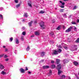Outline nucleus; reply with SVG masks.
Here are the masks:
<instances>
[{
	"label": "nucleus",
	"instance_id": "a18cd8bd",
	"mask_svg": "<svg viewBox=\"0 0 79 79\" xmlns=\"http://www.w3.org/2000/svg\"><path fill=\"white\" fill-rule=\"evenodd\" d=\"M5 52H8V49L7 48H6L5 49Z\"/></svg>",
	"mask_w": 79,
	"mask_h": 79
},
{
	"label": "nucleus",
	"instance_id": "f03ea898",
	"mask_svg": "<svg viewBox=\"0 0 79 79\" xmlns=\"http://www.w3.org/2000/svg\"><path fill=\"white\" fill-rule=\"evenodd\" d=\"M40 26L41 27V28L44 29L45 28L44 27V22H41L40 23Z\"/></svg>",
	"mask_w": 79,
	"mask_h": 79
},
{
	"label": "nucleus",
	"instance_id": "1a4fd4ad",
	"mask_svg": "<svg viewBox=\"0 0 79 79\" xmlns=\"http://www.w3.org/2000/svg\"><path fill=\"white\" fill-rule=\"evenodd\" d=\"M23 15L24 17H25V18H27L28 17V15L27 13H25Z\"/></svg>",
	"mask_w": 79,
	"mask_h": 79
},
{
	"label": "nucleus",
	"instance_id": "20e7f679",
	"mask_svg": "<svg viewBox=\"0 0 79 79\" xmlns=\"http://www.w3.org/2000/svg\"><path fill=\"white\" fill-rule=\"evenodd\" d=\"M72 29H73V27H70L65 31L66 32H70V31H71Z\"/></svg>",
	"mask_w": 79,
	"mask_h": 79
},
{
	"label": "nucleus",
	"instance_id": "0eeeda50",
	"mask_svg": "<svg viewBox=\"0 0 79 79\" xmlns=\"http://www.w3.org/2000/svg\"><path fill=\"white\" fill-rule=\"evenodd\" d=\"M73 64L75 66H77V65H79V63L77 62H73Z\"/></svg>",
	"mask_w": 79,
	"mask_h": 79
},
{
	"label": "nucleus",
	"instance_id": "37998d69",
	"mask_svg": "<svg viewBox=\"0 0 79 79\" xmlns=\"http://www.w3.org/2000/svg\"><path fill=\"white\" fill-rule=\"evenodd\" d=\"M25 20H26V19H23L22 20V22H24V21H25Z\"/></svg>",
	"mask_w": 79,
	"mask_h": 79
},
{
	"label": "nucleus",
	"instance_id": "9d476101",
	"mask_svg": "<svg viewBox=\"0 0 79 79\" xmlns=\"http://www.w3.org/2000/svg\"><path fill=\"white\" fill-rule=\"evenodd\" d=\"M40 34V33L38 31H36L35 32V35H39Z\"/></svg>",
	"mask_w": 79,
	"mask_h": 79
},
{
	"label": "nucleus",
	"instance_id": "c85d7f7f",
	"mask_svg": "<svg viewBox=\"0 0 79 79\" xmlns=\"http://www.w3.org/2000/svg\"><path fill=\"white\" fill-rule=\"evenodd\" d=\"M45 13V11L43 10L41 11H40V13H41L42 14H43V13Z\"/></svg>",
	"mask_w": 79,
	"mask_h": 79
},
{
	"label": "nucleus",
	"instance_id": "2f4dec72",
	"mask_svg": "<svg viewBox=\"0 0 79 79\" xmlns=\"http://www.w3.org/2000/svg\"><path fill=\"white\" fill-rule=\"evenodd\" d=\"M77 8V6H75L74 8H73V9L76 10V8Z\"/></svg>",
	"mask_w": 79,
	"mask_h": 79
},
{
	"label": "nucleus",
	"instance_id": "79ce46f5",
	"mask_svg": "<svg viewBox=\"0 0 79 79\" xmlns=\"http://www.w3.org/2000/svg\"><path fill=\"white\" fill-rule=\"evenodd\" d=\"M58 48H61V45L59 46Z\"/></svg>",
	"mask_w": 79,
	"mask_h": 79
},
{
	"label": "nucleus",
	"instance_id": "6e6552de",
	"mask_svg": "<svg viewBox=\"0 0 79 79\" xmlns=\"http://www.w3.org/2000/svg\"><path fill=\"white\" fill-rule=\"evenodd\" d=\"M0 68L1 69H3L5 68V67H4L3 65L0 64Z\"/></svg>",
	"mask_w": 79,
	"mask_h": 79
},
{
	"label": "nucleus",
	"instance_id": "393cba45",
	"mask_svg": "<svg viewBox=\"0 0 79 79\" xmlns=\"http://www.w3.org/2000/svg\"><path fill=\"white\" fill-rule=\"evenodd\" d=\"M26 34V32L23 31L22 32V35H25Z\"/></svg>",
	"mask_w": 79,
	"mask_h": 79
},
{
	"label": "nucleus",
	"instance_id": "49530a36",
	"mask_svg": "<svg viewBox=\"0 0 79 79\" xmlns=\"http://www.w3.org/2000/svg\"><path fill=\"white\" fill-rule=\"evenodd\" d=\"M77 23H79V19H77Z\"/></svg>",
	"mask_w": 79,
	"mask_h": 79
},
{
	"label": "nucleus",
	"instance_id": "c756f323",
	"mask_svg": "<svg viewBox=\"0 0 79 79\" xmlns=\"http://www.w3.org/2000/svg\"><path fill=\"white\" fill-rule=\"evenodd\" d=\"M76 43H79V38L77 39V40L76 41Z\"/></svg>",
	"mask_w": 79,
	"mask_h": 79
},
{
	"label": "nucleus",
	"instance_id": "39448f33",
	"mask_svg": "<svg viewBox=\"0 0 79 79\" xmlns=\"http://www.w3.org/2000/svg\"><path fill=\"white\" fill-rule=\"evenodd\" d=\"M59 2H60V3H61V4H62V5H63L62 6H60V7H61V8H64V4H65V3H64V2H63L61 1H59Z\"/></svg>",
	"mask_w": 79,
	"mask_h": 79
},
{
	"label": "nucleus",
	"instance_id": "f8f14e48",
	"mask_svg": "<svg viewBox=\"0 0 79 79\" xmlns=\"http://www.w3.org/2000/svg\"><path fill=\"white\" fill-rule=\"evenodd\" d=\"M25 71V70H24L23 69H21V73H25V72H24Z\"/></svg>",
	"mask_w": 79,
	"mask_h": 79
},
{
	"label": "nucleus",
	"instance_id": "473e14b6",
	"mask_svg": "<svg viewBox=\"0 0 79 79\" xmlns=\"http://www.w3.org/2000/svg\"><path fill=\"white\" fill-rule=\"evenodd\" d=\"M52 74V70H49V75L50 76Z\"/></svg>",
	"mask_w": 79,
	"mask_h": 79
},
{
	"label": "nucleus",
	"instance_id": "6e6d98bb",
	"mask_svg": "<svg viewBox=\"0 0 79 79\" xmlns=\"http://www.w3.org/2000/svg\"><path fill=\"white\" fill-rule=\"evenodd\" d=\"M3 48H6V46H3Z\"/></svg>",
	"mask_w": 79,
	"mask_h": 79
},
{
	"label": "nucleus",
	"instance_id": "f704fd0d",
	"mask_svg": "<svg viewBox=\"0 0 79 79\" xmlns=\"http://www.w3.org/2000/svg\"><path fill=\"white\" fill-rule=\"evenodd\" d=\"M74 30L75 31H77V28L76 27H74Z\"/></svg>",
	"mask_w": 79,
	"mask_h": 79
},
{
	"label": "nucleus",
	"instance_id": "f257e3e1",
	"mask_svg": "<svg viewBox=\"0 0 79 79\" xmlns=\"http://www.w3.org/2000/svg\"><path fill=\"white\" fill-rule=\"evenodd\" d=\"M61 68V64H59V65H57V69H58V75H60V74L62 73V71L60 70Z\"/></svg>",
	"mask_w": 79,
	"mask_h": 79
},
{
	"label": "nucleus",
	"instance_id": "7c9ffc66",
	"mask_svg": "<svg viewBox=\"0 0 79 79\" xmlns=\"http://www.w3.org/2000/svg\"><path fill=\"white\" fill-rule=\"evenodd\" d=\"M13 37L10 38V42H12V41H13Z\"/></svg>",
	"mask_w": 79,
	"mask_h": 79
},
{
	"label": "nucleus",
	"instance_id": "4d7b16f0",
	"mask_svg": "<svg viewBox=\"0 0 79 79\" xmlns=\"http://www.w3.org/2000/svg\"><path fill=\"white\" fill-rule=\"evenodd\" d=\"M35 23H37V21H35V22H34Z\"/></svg>",
	"mask_w": 79,
	"mask_h": 79
},
{
	"label": "nucleus",
	"instance_id": "72a5a7b5",
	"mask_svg": "<svg viewBox=\"0 0 79 79\" xmlns=\"http://www.w3.org/2000/svg\"><path fill=\"white\" fill-rule=\"evenodd\" d=\"M63 16L64 18H67V16L65 14H64Z\"/></svg>",
	"mask_w": 79,
	"mask_h": 79
},
{
	"label": "nucleus",
	"instance_id": "2eb2a0df",
	"mask_svg": "<svg viewBox=\"0 0 79 79\" xmlns=\"http://www.w3.org/2000/svg\"><path fill=\"white\" fill-rule=\"evenodd\" d=\"M56 61V64H58L60 61V60L59 59H57Z\"/></svg>",
	"mask_w": 79,
	"mask_h": 79
},
{
	"label": "nucleus",
	"instance_id": "f3484780",
	"mask_svg": "<svg viewBox=\"0 0 79 79\" xmlns=\"http://www.w3.org/2000/svg\"><path fill=\"white\" fill-rule=\"evenodd\" d=\"M20 6V4H17L15 5L16 8H19Z\"/></svg>",
	"mask_w": 79,
	"mask_h": 79
},
{
	"label": "nucleus",
	"instance_id": "a211bd4d",
	"mask_svg": "<svg viewBox=\"0 0 79 79\" xmlns=\"http://www.w3.org/2000/svg\"><path fill=\"white\" fill-rule=\"evenodd\" d=\"M1 74H3V75H5V74H6V72L4 71H2L1 73Z\"/></svg>",
	"mask_w": 79,
	"mask_h": 79
},
{
	"label": "nucleus",
	"instance_id": "58836bf2",
	"mask_svg": "<svg viewBox=\"0 0 79 79\" xmlns=\"http://www.w3.org/2000/svg\"><path fill=\"white\" fill-rule=\"evenodd\" d=\"M9 60V59H8V58L6 59L5 60V61H8Z\"/></svg>",
	"mask_w": 79,
	"mask_h": 79
},
{
	"label": "nucleus",
	"instance_id": "aec40b11",
	"mask_svg": "<svg viewBox=\"0 0 79 79\" xmlns=\"http://www.w3.org/2000/svg\"><path fill=\"white\" fill-rule=\"evenodd\" d=\"M44 55H45V52H41V56H44Z\"/></svg>",
	"mask_w": 79,
	"mask_h": 79
},
{
	"label": "nucleus",
	"instance_id": "a19ab883",
	"mask_svg": "<svg viewBox=\"0 0 79 79\" xmlns=\"http://www.w3.org/2000/svg\"><path fill=\"white\" fill-rule=\"evenodd\" d=\"M7 57H8V56H7V55H5L4 56V58H7Z\"/></svg>",
	"mask_w": 79,
	"mask_h": 79
},
{
	"label": "nucleus",
	"instance_id": "ddd939ff",
	"mask_svg": "<svg viewBox=\"0 0 79 79\" xmlns=\"http://www.w3.org/2000/svg\"><path fill=\"white\" fill-rule=\"evenodd\" d=\"M33 22L32 21H31L30 22L28 23V25L29 26H31L32 23Z\"/></svg>",
	"mask_w": 79,
	"mask_h": 79
},
{
	"label": "nucleus",
	"instance_id": "de8ad7c7",
	"mask_svg": "<svg viewBox=\"0 0 79 79\" xmlns=\"http://www.w3.org/2000/svg\"><path fill=\"white\" fill-rule=\"evenodd\" d=\"M27 70H28V69L27 67H26V69L25 71H27Z\"/></svg>",
	"mask_w": 79,
	"mask_h": 79
},
{
	"label": "nucleus",
	"instance_id": "c9c22d12",
	"mask_svg": "<svg viewBox=\"0 0 79 79\" xmlns=\"http://www.w3.org/2000/svg\"><path fill=\"white\" fill-rule=\"evenodd\" d=\"M53 32H51V33H50V35H53Z\"/></svg>",
	"mask_w": 79,
	"mask_h": 79
},
{
	"label": "nucleus",
	"instance_id": "5fc2aeb1",
	"mask_svg": "<svg viewBox=\"0 0 79 79\" xmlns=\"http://www.w3.org/2000/svg\"><path fill=\"white\" fill-rule=\"evenodd\" d=\"M28 74H31V72H28Z\"/></svg>",
	"mask_w": 79,
	"mask_h": 79
},
{
	"label": "nucleus",
	"instance_id": "6ab92c4d",
	"mask_svg": "<svg viewBox=\"0 0 79 79\" xmlns=\"http://www.w3.org/2000/svg\"><path fill=\"white\" fill-rule=\"evenodd\" d=\"M51 68H52V69H54L55 68V65L54 64L52 65L51 66Z\"/></svg>",
	"mask_w": 79,
	"mask_h": 79
},
{
	"label": "nucleus",
	"instance_id": "864d4df0",
	"mask_svg": "<svg viewBox=\"0 0 79 79\" xmlns=\"http://www.w3.org/2000/svg\"><path fill=\"white\" fill-rule=\"evenodd\" d=\"M68 0H63L64 2H66V1H68Z\"/></svg>",
	"mask_w": 79,
	"mask_h": 79
},
{
	"label": "nucleus",
	"instance_id": "7ed1b4c3",
	"mask_svg": "<svg viewBox=\"0 0 79 79\" xmlns=\"http://www.w3.org/2000/svg\"><path fill=\"white\" fill-rule=\"evenodd\" d=\"M77 46L74 45L73 46V48L71 50V51H75V50H77Z\"/></svg>",
	"mask_w": 79,
	"mask_h": 79
},
{
	"label": "nucleus",
	"instance_id": "dca6fc26",
	"mask_svg": "<svg viewBox=\"0 0 79 79\" xmlns=\"http://www.w3.org/2000/svg\"><path fill=\"white\" fill-rule=\"evenodd\" d=\"M53 54L54 55H57L58 54V52L56 51L55 50L54 51Z\"/></svg>",
	"mask_w": 79,
	"mask_h": 79
},
{
	"label": "nucleus",
	"instance_id": "412c9836",
	"mask_svg": "<svg viewBox=\"0 0 79 79\" xmlns=\"http://www.w3.org/2000/svg\"><path fill=\"white\" fill-rule=\"evenodd\" d=\"M28 6H30V7H32V5H31V2L28 3Z\"/></svg>",
	"mask_w": 79,
	"mask_h": 79
},
{
	"label": "nucleus",
	"instance_id": "69168bd1",
	"mask_svg": "<svg viewBox=\"0 0 79 79\" xmlns=\"http://www.w3.org/2000/svg\"><path fill=\"white\" fill-rule=\"evenodd\" d=\"M1 31V30L0 29V31Z\"/></svg>",
	"mask_w": 79,
	"mask_h": 79
},
{
	"label": "nucleus",
	"instance_id": "4468645a",
	"mask_svg": "<svg viewBox=\"0 0 79 79\" xmlns=\"http://www.w3.org/2000/svg\"><path fill=\"white\" fill-rule=\"evenodd\" d=\"M63 63H68V60H67L65 59V60H64Z\"/></svg>",
	"mask_w": 79,
	"mask_h": 79
},
{
	"label": "nucleus",
	"instance_id": "bb28decb",
	"mask_svg": "<svg viewBox=\"0 0 79 79\" xmlns=\"http://www.w3.org/2000/svg\"><path fill=\"white\" fill-rule=\"evenodd\" d=\"M66 77V76L65 75H63L61 76V78L62 79H64Z\"/></svg>",
	"mask_w": 79,
	"mask_h": 79
},
{
	"label": "nucleus",
	"instance_id": "3c124183",
	"mask_svg": "<svg viewBox=\"0 0 79 79\" xmlns=\"http://www.w3.org/2000/svg\"><path fill=\"white\" fill-rule=\"evenodd\" d=\"M31 37H34V35H31Z\"/></svg>",
	"mask_w": 79,
	"mask_h": 79
},
{
	"label": "nucleus",
	"instance_id": "e433bc0d",
	"mask_svg": "<svg viewBox=\"0 0 79 79\" xmlns=\"http://www.w3.org/2000/svg\"><path fill=\"white\" fill-rule=\"evenodd\" d=\"M72 24H76V23H75V22H73L72 23Z\"/></svg>",
	"mask_w": 79,
	"mask_h": 79
},
{
	"label": "nucleus",
	"instance_id": "c03bdc74",
	"mask_svg": "<svg viewBox=\"0 0 79 79\" xmlns=\"http://www.w3.org/2000/svg\"><path fill=\"white\" fill-rule=\"evenodd\" d=\"M64 48L66 50H67L68 49V47H64Z\"/></svg>",
	"mask_w": 79,
	"mask_h": 79
},
{
	"label": "nucleus",
	"instance_id": "bf43d9fd",
	"mask_svg": "<svg viewBox=\"0 0 79 79\" xmlns=\"http://www.w3.org/2000/svg\"><path fill=\"white\" fill-rule=\"evenodd\" d=\"M77 79H79V77H77Z\"/></svg>",
	"mask_w": 79,
	"mask_h": 79
},
{
	"label": "nucleus",
	"instance_id": "4be33fe9",
	"mask_svg": "<svg viewBox=\"0 0 79 79\" xmlns=\"http://www.w3.org/2000/svg\"><path fill=\"white\" fill-rule=\"evenodd\" d=\"M57 52H59V53H60V52H61V49H58L57 50Z\"/></svg>",
	"mask_w": 79,
	"mask_h": 79
},
{
	"label": "nucleus",
	"instance_id": "b1692460",
	"mask_svg": "<svg viewBox=\"0 0 79 79\" xmlns=\"http://www.w3.org/2000/svg\"><path fill=\"white\" fill-rule=\"evenodd\" d=\"M0 19H3V15L2 14L0 15Z\"/></svg>",
	"mask_w": 79,
	"mask_h": 79
},
{
	"label": "nucleus",
	"instance_id": "13d9d810",
	"mask_svg": "<svg viewBox=\"0 0 79 79\" xmlns=\"http://www.w3.org/2000/svg\"><path fill=\"white\" fill-rule=\"evenodd\" d=\"M41 61H44V60H42Z\"/></svg>",
	"mask_w": 79,
	"mask_h": 79
},
{
	"label": "nucleus",
	"instance_id": "8fccbe9b",
	"mask_svg": "<svg viewBox=\"0 0 79 79\" xmlns=\"http://www.w3.org/2000/svg\"><path fill=\"white\" fill-rule=\"evenodd\" d=\"M21 39L22 40H23L24 39L23 38V37H22L21 38Z\"/></svg>",
	"mask_w": 79,
	"mask_h": 79
},
{
	"label": "nucleus",
	"instance_id": "423d86ee",
	"mask_svg": "<svg viewBox=\"0 0 79 79\" xmlns=\"http://www.w3.org/2000/svg\"><path fill=\"white\" fill-rule=\"evenodd\" d=\"M50 68V67H49V66H43V69H47L48 68Z\"/></svg>",
	"mask_w": 79,
	"mask_h": 79
},
{
	"label": "nucleus",
	"instance_id": "4c0bfd02",
	"mask_svg": "<svg viewBox=\"0 0 79 79\" xmlns=\"http://www.w3.org/2000/svg\"><path fill=\"white\" fill-rule=\"evenodd\" d=\"M60 29V27H58L57 28V30H59V29Z\"/></svg>",
	"mask_w": 79,
	"mask_h": 79
},
{
	"label": "nucleus",
	"instance_id": "a878e982",
	"mask_svg": "<svg viewBox=\"0 0 79 79\" xmlns=\"http://www.w3.org/2000/svg\"><path fill=\"white\" fill-rule=\"evenodd\" d=\"M64 10V9H62L60 10L59 11L60 12H63V11Z\"/></svg>",
	"mask_w": 79,
	"mask_h": 79
},
{
	"label": "nucleus",
	"instance_id": "0e129e2a",
	"mask_svg": "<svg viewBox=\"0 0 79 79\" xmlns=\"http://www.w3.org/2000/svg\"><path fill=\"white\" fill-rule=\"evenodd\" d=\"M4 71H5V69L4 70Z\"/></svg>",
	"mask_w": 79,
	"mask_h": 79
},
{
	"label": "nucleus",
	"instance_id": "052dcab7",
	"mask_svg": "<svg viewBox=\"0 0 79 79\" xmlns=\"http://www.w3.org/2000/svg\"><path fill=\"white\" fill-rule=\"evenodd\" d=\"M75 76H76V77H77V75H75Z\"/></svg>",
	"mask_w": 79,
	"mask_h": 79
},
{
	"label": "nucleus",
	"instance_id": "09e8293b",
	"mask_svg": "<svg viewBox=\"0 0 79 79\" xmlns=\"http://www.w3.org/2000/svg\"><path fill=\"white\" fill-rule=\"evenodd\" d=\"M54 61L53 60H52L51 61V63H54Z\"/></svg>",
	"mask_w": 79,
	"mask_h": 79
},
{
	"label": "nucleus",
	"instance_id": "e2e57ef3",
	"mask_svg": "<svg viewBox=\"0 0 79 79\" xmlns=\"http://www.w3.org/2000/svg\"><path fill=\"white\" fill-rule=\"evenodd\" d=\"M69 79H71V78H69Z\"/></svg>",
	"mask_w": 79,
	"mask_h": 79
},
{
	"label": "nucleus",
	"instance_id": "cd10ccee",
	"mask_svg": "<svg viewBox=\"0 0 79 79\" xmlns=\"http://www.w3.org/2000/svg\"><path fill=\"white\" fill-rule=\"evenodd\" d=\"M14 1L15 3H18V0H14Z\"/></svg>",
	"mask_w": 79,
	"mask_h": 79
},
{
	"label": "nucleus",
	"instance_id": "603ef678",
	"mask_svg": "<svg viewBox=\"0 0 79 79\" xmlns=\"http://www.w3.org/2000/svg\"><path fill=\"white\" fill-rule=\"evenodd\" d=\"M22 29H25V27H22Z\"/></svg>",
	"mask_w": 79,
	"mask_h": 79
},
{
	"label": "nucleus",
	"instance_id": "ea45409f",
	"mask_svg": "<svg viewBox=\"0 0 79 79\" xmlns=\"http://www.w3.org/2000/svg\"><path fill=\"white\" fill-rule=\"evenodd\" d=\"M3 57V55H0V58H2V57Z\"/></svg>",
	"mask_w": 79,
	"mask_h": 79
},
{
	"label": "nucleus",
	"instance_id": "680f3d73",
	"mask_svg": "<svg viewBox=\"0 0 79 79\" xmlns=\"http://www.w3.org/2000/svg\"><path fill=\"white\" fill-rule=\"evenodd\" d=\"M78 75H79V72H78Z\"/></svg>",
	"mask_w": 79,
	"mask_h": 79
},
{
	"label": "nucleus",
	"instance_id": "5701e85b",
	"mask_svg": "<svg viewBox=\"0 0 79 79\" xmlns=\"http://www.w3.org/2000/svg\"><path fill=\"white\" fill-rule=\"evenodd\" d=\"M29 50H30V48L29 47V46H28L27 47V48L26 49V50L27 51H29Z\"/></svg>",
	"mask_w": 79,
	"mask_h": 79
},
{
	"label": "nucleus",
	"instance_id": "9b49d317",
	"mask_svg": "<svg viewBox=\"0 0 79 79\" xmlns=\"http://www.w3.org/2000/svg\"><path fill=\"white\" fill-rule=\"evenodd\" d=\"M15 42L17 44H19V40L17 38L15 39Z\"/></svg>",
	"mask_w": 79,
	"mask_h": 79
}]
</instances>
